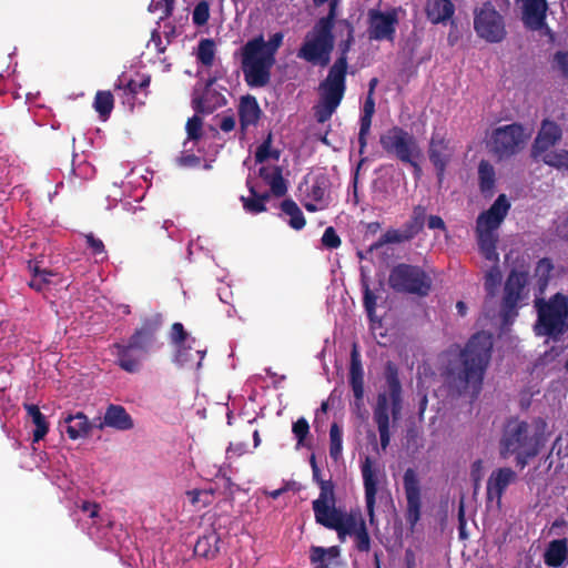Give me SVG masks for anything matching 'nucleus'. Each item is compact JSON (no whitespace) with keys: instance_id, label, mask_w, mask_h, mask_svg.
<instances>
[{"instance_id":"obj_1","label":"nucleus","mask_w":568,"mask_h":568,"mask_svg":"<svg viewBox=\"0 0 568 568\" xmlns=\"http://www.w3.org/2000/svg\"><path fill=\"white\" fill-rule=\"evenodd\" d=\"M493 345V335L480 331L471 335L463 348L453 344L444 353L447 362L442 375L452 392L459 396L469 394L473 399L479 396L491 359Z\"/></svg>"},{"instance_id":"obj_2","label":"nucleus","mask_w":568,"mask_h":568,"mask_svg":"<svg viewBox=\"0 0 568 568\" xmlns=\"http://www.w3.org/2000/svg\"><path fill=\"white\" fill-rule=\"evenodd\" d=\"M284 33L278 31L265 41L263 34L250 39L241 49L244 80L250 88H264L271 81L276 52L282 47Z\"/></svg>"},{"instance_id":"obj_3","label":"nucleus","mask_w":568,"mask_h":568,"mask_svg":"<svg viewBox=\"0 0 568 568\" xmlns=\"http://www.w3.org/2000/svg\"><path fill=\"white\" fill-rule=\"evenodd\" d=\"M386 390L379 392L373 408V419L379 433L381 447L385 450L390 443L389 416L397 420L402 410V383L395 363L388 361L384 368Z\"/></svg>"},{"instance_id":"obj_4","label":"nucleus","mask_w":568,"mask_h":568,"mask_svg":"<svg viewBox=\"0 0 568 568\" xmlns=\"http://www.w3.org/2000/svg\"><path fill=\"white\" fill-rule=\"evenodd\" d=\"M510 203L505 194H499L491 206L476 220V236L480 253L487 261H498L496 231L505 220Z\"/></svg>"},{"instance_id":"obj_5","label":"nucleus","mask_w":568,"mask_h":568,"mask_svg":"<svg viewBox=\"0 0 568 568\" xmlns=\"http://www.w3.org/2000/svg\"><path fill=\"white\" fill-rule=\"evenodd\" d=\"M541 428L531 430L528 422L519 418H510L506 422L501 437L499 439V455L501 458L513 456V453L530 449L542 448L546 442L544 429L546 423L539 419Z\"/></svg>"},{"instance_id":"obj_6","label":"nucleus","mask_w":568,"mask_h":568,"mask_svg":"<svg viewBox=\"0 0 568 568\" xmlns=\"http://www.w3.org/2000/svg\"><path fill=\"white\" fill-rule=\"evenodd\" d=\"M536 331L538 335L557 338L568 329V296L556 293L548 301L536 297Z\"/></svg>"},{"instance_id":"obj_7","label":"nucleus","mask_w":568,"mask_h":568,"mask_svg":"<svg viewBox=\"0 0 568 568\" xmlns=\"http://www.w3.org/2000/svg\"><path fill=\"white\" fill-rule=\"evenodd\" d=\"M346 71L328 69L327 75L318 84V101L313 106L318 123L327 122L338 109L346 92Z\"/></svg>"},{"instance_id":"obj_8","label":"nucleus","mask_w":568,"mask_h":568,"mask_svg":"<svg viewBox=\"0 0 568 568\" xmlns=\"http://www.w3.org/2000/svg\"><path fill=\"white\" fill-rule=\"evenodd\" d=\"M388 285L397 293L414 294L424 297L429 294L433 281L420 266L399 263L390 270Z\"/></svg>"},{"instance_id":"obj_9","label":"nucleus","mask_w":568,"mask_h":568,"mask_svg":"<svg viewBox=\"0 0 568 568\" xmlns=\"http://www.w3.org/2000/svg\"><path fill=\"white\" fill-rule=\"evenodd\" d=\"M335 45L333 31L314 24L297 51V57L313 65L327 67Z\"/></svg>"},{"instance_id":"obj_10","label":"nucleus","mask_w":568,"mask_h":568,"mask_svg":"<svg viewBox=\"0 0 568 568\" xmlns=\"http://www.w3.org/2000/svg\"><path fill=\"white\" fill-rule=\"evenodd\" d=\"M474 29L479 38L489 43H499L507 36L504 17L490 1L475 9Z\"/></svg>"},{"instance_id":"obj_11","label":"nucleus","mask_w":568,"mask_h":568,"mask_svg":"<svg viewBox=\"0 0 568 568\" xmlns=\"http://www.w3.org/2000/svg\"><path fill=\"white\" fill-rule=\"evenodd\" d=\"M382 149L396 158L402 163L410 161V155H422L420 148L415 136L403 129L394 125L379 136Z\"/></svg>"},{"instance_id":"obj_12","label":"nucleus","mask_w":568,"mask_h":568,"mask_svg":"<svg viewBox=\"0 0 568 568\" xmlns=\"http://www.w3.org/2000/svg\"><path fill=\"white\" fill-rule=\"evenodd\" d=\"M162 325L163 320L160 314L143 317L140 326L134 329L128 342L138 348L141 354L149 355L163 345V343L159 341V333Z\"/></svg>"},{"instance_id":"obj_13","label":"nucleus","mask_w":568,"mask_h":568,"mask_svg":"<svg viewBox=\"0 0 568 568\" xmlns=\"http://www.w3.org/2000/svg\"><path fill=\"white\" fill-rule=\"evenodd\" d=\"M171 343L175 347V362L179 365L195 366L199 368L205 355V349L196 348L192 352V343L195 338L190 337L182 323H173L170 332Z\"/></svg>"},{"instance_id":"obj_14","label":"nucleus","mask_w":568,"mask_h":568,"mask_svg":"<svg viewBox=\"0 0 568 568\" xmlns=\"http://www.w3.org/2000/svg\"><path fill=\"white\" fill-rule=\"evenodd\" d=\"M528 282V273L513 270L505 282L500 315L504 323L517 316L518 303Z\"/></svg>"},{"instance_id":"obj_15","label":"nucleus","mask_w":568,"mask_h":568,"mask_svg":"<svg viewBox=\"0 0 568 568\" xmlns=\"http://www.w3.org/2000/svg\"><path fill=\"white\" fill-rule=\"evenodd\" d=\"M525 142L524 129L518 123L499 126L491 135L493 151L500 159L509 158L521 149Z\"/></svg>"},{"instance_id":"obj_16","label":"nucleus","mask_w":568,"mask_h":568,"mask_svg":"<svg viewBox=\"0 0 568 568\" xmlns=\"http://www.w3.org/2000/svg\"><path fill=\"white\" fill-rule=\"evenodd\" d=\"M398 24L397 9L388 11H381L371 9L368 11V38L375 41H389L394 42L396 34V27Z\"/></svg>"},{"instance_id":"obj_17","label":"nucleus","mask_w":568,"mask_h":568,"mask_svg":"<svg viewBox=\"0 0 568 568\" xmlns=\"http://www.w3.org/2000/svg\"><path fill=\"white\" fill-rule=\"evenodd\" d=\"M215 82V77L209 78L202 90L193 91L192 108L196 113L211 114L227 103L225 95L214 88Z\"/></svg>"},{"instance_id":"obj_18","label":"nucleus","mask_w":568,"mask_h":568,"mask_svg":"<svg viewBox=\"0 0 568 568\" xmlns=\"http://www.w3.org/2000/svg\"><path fill=\"white\" fill-rule=\"evenodd\" d=\"M403 485L406 496V521L413 528L420 519L422 496L420 485L416 471L413 468H407L403 476Z\"/></svg>"},{"instance_id":"obj_19","label":"nucleus","mask_w":568,"mask_h":568,"mask_svg":"<svg viewBox=\"0 0 568 568\" xmlns=\"http://www.w3.org/2000/svg\"><path fill=\"white\" fill-rule=\"evenodd\" d=\"M454 150L449 140L439 133H433L428 144V158L436 171V178L439 184L443 183L445 172L452 161Z\"/></svg>"},{"instance_id":"obj_20","label":"nucleus","mask_w":568,"mask_h":568,"mask_svg":"<svg viewBox=\"0 0 568 568\" xmlns=\"http://www.w3.org/2000/svg\"><path fill=\"white\" fill-rule=\"evenodd\" d=\"M366 510L369 518V523L375 521V505L376 495L378 491V478L377 470L373 468V460L369 456H366L361 466Z\"/></svg>"},{"instance_id":"obj_21","label":"nucleus","mask_w":568,"mask_h":568,"mask_svg":"<svg viewBox=\"0 0 568 568\" xmlns=\"http://www.w3.org/2000/svg\"><path fill=\"white\" fill-rule=\"evenodd\" d=\"M111 352L115 356V364L126 373H138L146 354H141L131 343H114Z\"/></svg>"},{"instance_id":"obj_22","label":"nucleus","mask_w":568,"mask_h":568,"mask_svg":"<svg viewBox=\"0 0 568 568\" xmlns=\"http://www.w3.org/2000/svg\"><path fill=\"white\" fill-rule=\"evenodd\" d=\"M562 136L561 128L551 120H544L531 148L534 158H538L552 146H555Z\"/></svg>"},{"instance_id":"obj_23","label":"nucleus","mask_w":568,"mask_h":568,"mask_svg":"<svg viewBox=\"0 0 568 568\" xmlns=\"http://www.w3.org/2000/svg\"><path fill=\"white\" fill-rule=\"evenodd\" d=\"M337 27L338 34L342 39L337 44L338 57L335 60V62L331 65V68H335L347 72L348 52L355 42V29L354 24L347 19H342L337 21Z\"/></svg>"},{"instance_id":"obj_24","label":"nucleus","mask_w":568,"mask_h":568,"mask_svg":"<svg viewBox=\"0 0 568 568\" xmlns=\"http://www.w3.org/2000/svg\"><path fill=\"white\" fill-rule=\"evenodd\" d=\"M516 478V473L509 467H501L494 470L487 480V500L496 499L497 503L500 504L507 487L514 483Z\"/></svg>"},{"instance_id":"obj_25","label":"nucleus","mask_w":568,"mask_h":568,"mask_svg":"<svg viewBox=\"0 0 568 568\" xmlns=\"http://www.w3.org/2000/svg\"><path fill=\"white\" fill-rule=\"evenodd\" d=\"M61 424L65 425V433L71 440L88 438L94 425L82 412L67 414L62 417L60 425Z\"/></svg>"},{"instance_id":"obj_26","label":"nucleus","mask_w":568,"mask_h":568,"mask_svg":"<svg viewBox=\"0 0 568 568\" xmlns=\"http://www.w3.org/2000/svg\"><path fill=\"white\" fill-rule=\"evenodd\" d=\"M237 111L242 132L248 126H255L262 116L260 104L256 98L251 94L241 98Z\"/></svg>"},{"instance_id":"obj_27","label":"nucleus","mask_w":568,"mask_h":568,"mask_svg":"<svg viewBox=\"0 0 568 568\" xmlns=\"http://www.w3.org/2000/svg\"><path fill=\"white\" fill-rule=\"evenodd\" d=\"M221 536L215 529H209L199 536L194 545V555L206 560H213L220 552Z\"/></svg>"},{"instance_id":"obj_28","label":"nucleus","mask_w":568,"mask_h":568,"mask_svg":"<svg viewBox=\"0 0 568 568\" xmlns=\"http://www.w3.org/2000/svg\"><path fill=\"white\" fill-rule=\"evenodd\" d=\"M349 385L355 400L359 405L364 397V372L357 345L354 344L351 352Z\"/></svg>"},{"instance_id":"obj_29","label":"nucleus","mask_w":568,"mask_h":568,"mask_svg":"<svg viewBox=\"0 0 568 568\" xmlns=\"http://www.w3.org/2000/svg\"><path fill=\"white\" fill-rule=\"evenodd\" d=\"M341 549L338 546L328 548L322 546H311L310 561L313 568H335L338 565Z\"/></svg>"},{"instance_id":"obj_30","label":"nucleus","mask_w":568,"mask_h":568,"mask_svg":"<svg viewBox=\"0 0 568 568\" xmlns=\"http://www.w3.org/2000/svg\"><path fill=\"white\" fill-rule=\"evenodd\" d=\"M103 425L116 430H130L134 427L133 419L126 409L116 404H110L103 416Z\"/></svg>"},{"instance_id":"obj_31","label":"nucleus","mask_w":568,"mask_h":568,"mask_svg":"<svg viewBox=\"0 0 568 568\" xmlns=\"http://www.w3.org/2000/svg\"><path fill=\"white\" fill-rule=\"evenodd\" d=\"M544 562L551 568H559L568 561V541L566 538L548 542L544 551Z\"/></svg>"},{"instance_id":"obj_32","label":"nucleus","mask_w":568,"mask_h":568,"mask_svg":"<svg viewBox=\"0 0 568 568\" xmlns=\"http://www.w3.org/2000/svg\"><path fill=\"white\" fill-rule=\"evenodd\" d=\"M375 113V100L374 97L367 94L363 110L359 116V132H358V144H359V154L365 152L367 146V136L371 132L372 120Z\"/></svg>"},{"instance_id":"obj_33","label":"nucleus","mask_w":568,"mask_h":568,"mask_svg":"<svg viewBox=\"0 0 568 568\" xmlns=\"http://www.w3.org/2000/svg\"><path fill=\"white\" fill-rule=\"evenodd\" d=\"M426 13L432 23H443L452 19L455 13V6L450 0H428Z\"/></svg>"},{"instance_id":"obj_34","label":"nucleus","mask_w":568,"mask_h":568,"mask_svg":"<svg viewBox=\"0 0 568 568\" xmlns=\"http://www.w3.org/2000/svg\"><path fill=\"white\" fill-rule=\"evenodd\" d=\"M258 175L270 185L273 195L281 197L286 194L287 185L280 166H274L272 169L262 166L258 170Z\"/></svg>"},{"instance_id":"obj_35","label":"nucleus","mask_w":568,"mask_h":568,"mask_svg":"<svg viewBox=\"0 0 568 568\" xmlns=\"http://www.w3.org/2000/svg\"><path fill=\"white\" fill-rule=\"evenodd\" d=\"M313 511L317 524L333 530L338 528L343 513L336 509L335 505L322 506L318 504Z\"/></svg>"},{"instance_id":"obj_36","label":"nucleus","mask_w":568,"mask_h":568,"mask_svg":"<svg viewBox=\"0 0 568 568\" xmlns=\"http://www.w3.org/2000/svg\"><path fill=\"white\" fill-rule=\"evenodd\" d=\"M28 416L32 419L36 428L33 429V442H40L49 432V423L36 404H24Z\"/></svg>"},{"instance_id":"obj_37","label":"nucleus","mask_w":568,"mask_h":568,"mask_svg":"<svg viewBox=\"0 0 568 568\" xmlns=\"http://www.w3.org/2000/svg\"><path fill=\"white\" fill-rule=\"evenodd\" d=\"M247 186L251 193L250 197H241V201L243 203V207L246 212L251 214H258L266 211L265 202L270 200L271 194L268 192H265L263 194H260L255 187L251 184L250 181H247Z\"/></svg>"},{"instance_id":"obj_38","label":"nucleus","mask_w":568,"mask_h":568,"mask_svg":"<svg viewBox=\"0 0 568 568\" xmlns=\"http://www.w3.org/2000/svg\"><path fill=\"white\" fill-rule=\"evenodd\" d=\"M479 190L485 196H491L496 182L494 166L486 160H481L478 165Z\"/></svg>"},{"instance_id":"obj_39","label":"nucleus","mask_w":568,"mask_h":568,"mask_svg":"<svg viewBox=\"0 0 568 568\" xmlns=\"http://www.w3.org/2000/svg\"><path fill=\"white\" fill-rule=\"evenodd\" d=\"M29 271L31 272V280L29 286L37 292H44L51 284V277L54 273L48 268H40L37 263L29 262Z\"/></svg>"},{"instance_id":"obj_40","label":"nucleus","mask_w":568,"mask_h":568,"mask_svg":"<svg viewBox=\"0 0 568 568\" xmlns=\"http://www.w3.org/2000/svg\"><path fill=\"white\" fill-rule=\"evenodd\" d=\"M281 210L284 214L290 216L288 225L293 230L300 231L305 226V216L295 201H293L292 199H285L281 203Z\"/></svg>"},{"instance_id":"obj_41","label":"nucleus","mask_w":568,"mask_h":568,"mask_svg":"<svg viewBox=\"0 0 568 568\" xmlns=\"http://www.w3.org/2000/svg\"><path fill=\"white\" fill-rule=\"evenodd\" d=\"M114 106V98L110 91H98L94 97L93 108L102 121H106Z\"/></svg>"},{"instance_id":"obj_42","label":"nucleus","mask_w":568,"mask_h":568,"mask_svg":"<svg viewBox=\"0 0 568 568\" xmlns=\"http://www.w3.org/2000/svg\"><path fill=\"white\" fill-rule=\"evenodd\" d=\"M425 220L426 207L423 205H416L413 209L410 220L407 221L403 227L408 234H410V237L414 239L424 229Z\"/></svg>"},{"instance_id":"obj_43","label":"nucleus","mask_w":568,"mask_h":568,"mask_svg":"<svg viewBox=\"0 0 568 568\" xmlns=\"http://www.w3.org/2000/svg\"><path fill=\"white\" fill-rule=\"evenodd\" d=\"M410 240V234H408L404 227L402 230L389 229L379 237L377 242L372 244L371 251L378 250L386 244L403 243Z\"/></svg>"},{"instance_id":"obj_44","label":"nucleus","mask_w":568,"mask_h":568,"mask_svg":"<svg viewBox=\"0 0 568 568\" xmlns=\"http://www.w3.org/2000/svg\"><path fill=\"white\" fill-rule=\"evenodd\" d=\"M343 452V430L338 424L333 423L329 428V456L337 462Z\"/></svg>"},{"instance_id":"obj_45","label":"nucleus","mask_w":568,"mask_h":568,"mask_svg":"<svg viewBox=\"0 0 568 568\" xmlns=\"http://www.w3.org/2000/svg\"><path fill=\"white\" fill-rule=\"evenodd\" d=\"M536 160H541L545 164L556 168V169H562L567 166L568 164V151L567 150H557L551 151L550 149L539 155L538 158H535Z\"/></svg>"},{"instance_id":"obj_46","label":"nucleus","mask_w":568,"mask_h":568,"mask_svg":"<svg viewBox=\"0 0 568 568\" xmlns=\"http://www.w3.org/2000/svg\"><path fill=\"white\" fill-rule=\"evenodd\" d=\"M215 57V42L213 39H202L199 42L196 58L205 67H212Z\"/></svg>"},{"instance_id":"obj_47","label":"nucleus","mask_w":568,"mask_h":568,"mask_svg":"<svg viewBox=\"0 0 568 568\" xmlns=\"http://www.w3.org/2000/svg\"><path fill=\"white\" fill-rule=\"evenodd\" d=\"M213 494L214 491L212 489H192L186 491V496L192 506L199 509L205 508L212 504Z\"/></svg>"},{"instance_id":"obj_48","label":"nucleus","mask_w":568,"mask_h":568,"mask_svg":"<svg viewBox=\"0 0 568 568\" xmlns=\"http://www.w3.org/2000/svg\"><path fill=\"white\" fill-rule=\"evenodd\" d=\"M554 265L551 260L548 257H544L538 261L536 266V275L538 276V286L539 293L542 294L548 285L550 274L552 272Z\"/></svg>"},{"instance_id":"obj_49","label":"nucleus","mask_w":568,"mask_h":568,"mask_svg":"<svg viewBox=\"0 0 568 568\" xmlns=\"http://www.w3.org/2000/svg\"><path fill=\"white\" fill-rule=\"evenodd\" d=\"M320 496L312 504L313 509L317 508V505L327 506L335 505V493H334V484L331 479L327 481H320Z\"/></svg>"},{"instance_id":"obj_50","label":"nucleus","mask_w":568,"mask_h":568,"mask_svg":"<svg viewBox=\"0 0 568 568\" xmlns=\"http://www.w3.org/2000/svg\"><path fill=\"white\" fill-rule=\"evenodd\" d=\"M359 529V518L357 519L353 514H343L341 517L339 526L335 531L339 539H344L346 535L352 536Z\"/></svg>"},{"instance_id":"obj_51","label":"nucleus","mask_w":568,"mask_h":568,"mask_svg":"<svg viewBox=\"0 0 568 568\" xmlns=\"http://www.w3.org/2000/svg\"><path fill=\"white\" fill-rule=\"evenodd\" d=\"M352 536L355 537V547L361 552L371 550V537L363 518H359V529Z\"/></svg>"},{"instance_id":"obj_52","label":"nucleus","mask_w":568,"mask_h":568,"mask_svg":"<svg viewBox=\"0 0 568 568\" xmlns=\"http://www.w3.org/2000/svg\"><path fill=\"white\" fill-rule=\"evenodd\" d=\"M362 287H363V305L367 313V316L371 321L374 320L375 311H376V301L377 296L374 294V292L369 288L367 280H362Z\"/></svg>"},{"instance_id":"obj_53","label":"nucleus","mask_w":568,"mask_h":568,"mask_svg":"<svg viewBox=\"0 0 568 568\" xmlns=\"http://www.w3.org/2000/svg\"><path fill=\"white\" fill-rule=\"evenodd\" d=\"M328 12L326 16L320 18L315 24L333 31L337 17V8L339 0H328Z\"/></svg>"},{"instance_id":"obj_54","label":"nucleus","mask_w":568,"mask_h":568,"mask_svg":"<svg viewBox=\"0 0 568 568\" xmlns=\"http://www.w3.org/2000/svg\"><path fill=\"white\" fill-rule=\"evenodd\" d=\"M292 432L297 440V446H306L305 439L310 434V424L305 417H300L293 423Z\"/></svg>"},{"instance_id":"obj_55","label":"nucleus","mask_w":568,"mask_h":568,"mask_svg":"<svg viewBox=\"0 0 568 568\" xmlns=\"http://www.w3.org/2000/svg\"><path fill=\"white\" fill-rule=\"evenodd\" d=\"M210 19V6L205 0L200 1L192 13V20L195 26H204Z\"/></svg>"},{"instance_id":"obj_56","label":"nucleus","mask_w":568,"mask_h":568,"mask_svg":"<svg viewBox=\"0 0 568 568\" xmlns=\"http://www.w3.org/2000/svg\"><path fill=\"white\" fill-rule=\"evenodd\" d=\"M197 114L190 118L185 125L187 139L192 141H197L202 138L203 121Z\"/></svg>"},{"instance_id":"obj_57","label":"nucleus","mask_w":568,"mask_h":568,"mask_svg":"<svg viewBox=\"0 0 568 568\" xmlns=\"http://www.w3.org/2000/svg\"><path fill=\"white\" fill-rule=\"evenodd\" d=\"M272 150V133H268L266 139L257 146L255 151V162L258 164L264 163L267 159H270Z\"/></svg>"},{"instance_id":"obj_58","label":"nucleus","mask_w":568,"mask_h":568,"mask_svg":"<svg viewBox=\"0 0 568 568\" xmlns=\"http://www.w3.org/2000/svg\"><path fill=\"white\" fill-rule=\"evenodd\" d=\"M540 450H541V448H530V449H525V450L513 453V455L515 456V459H516V465L520 469H524L528 465L530 459H532L539 455Z\"/></svg>"},{"instance_id":"obj_59","label":"nucleus","mask_w":568,"mask_h":568,"mask_svg":"<svg viewBox=\"0 0 568 568\" xmlns=\"http://www.w3.org/2000/svg\"><path fill=\"white\" fill-rule=\"evenodd\" d=\"M322 244L329 250H334L341 246L342 241L333 226L325 229L322 236Z\"/></svg>"},{"instance_id":"obj_60","label":"nucleus","mask_w":568,"mask_h":568,"mask_svg":"<svg viewBox=\"0 0 568 568\" xmlns=\"http://www.w3.org/2000/svg\"><path fill=\"white\" fill-rule=\"evenodd\" d=\"M327 189V180L325 178H318L312 185L308 195L315 202H322L325 197Z\"/></svg>"},{"instance_id":"obj_61","label":"nucleus","mask_w":568,"mask_h":568,"mask_svg":"<svg viewBox=\"0 0 568 568\" xmlns=\"http://www.w3.org/2000/svg\"><path fill=\"white\" fill-rule=\"evenodd\" d=\"M150 85V77L143 78L140 82H136L134 80H130L125 87L124 91L125 93L132 95L133 98L142 90H146Z\"/></svg>"},{"instance_id":"obj_62","label":"nucleus","mask_w":568,"mask_h":568,"mask_svg":"<svg viewBox=\"0 0 568 568\" xmlns=\"http://www.w3.org/2000/svg\"><path fill=\"white\" fill-rule=\"evenodd\" d=\"M500 283V273L498 271H489L485 275V290L488 295L493 296L495 294V290Z\"/></svg>"},{"instance_id":"obj_63","label":"nucleus","mask_w":568,"mask_h":568,"mask_svg":"<svg viewBox=\"0 0 568 568\" xmlns=\"http://www.w3.org/2000/svg\"><path fill=\"white\" fill-rule=\"evenodd\" d=\"M85 243L87 246L91 250V253L95 256L105 252L103 242L95 237L93 233L85 235Z\"/></svg>"},{"instance_id":"obj_64","label":"nucleus","mask_w":568,"mask_h":568,"mask_svg":"<svg viewBox=\"0 0 568 568\" xmlns=\"http://www.w3.org/2000/svg\"><path fill=\"white\" fill-rule=\"evenodd\" d=\"M555 61L565 77L568 73V52L558 51L555 54Z\"/></svg>"}]
</instances>
